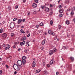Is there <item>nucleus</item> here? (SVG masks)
<instances>
[{
  "label": "nucleus",
  "instance_id": "2",
  "mask_svg": "<svg viewBox=\"0 0 75 75\" xmlns=\"http://www.w3.org/2000/svg\"><path fill=\"white\" fill-rule=\"evenodd\" d=\"M25 59H26V57H25L23 56L22 57V62L23 64V65H24L26 62Z\"/></svg>",
  "mask_w": 75,
  "mask_h": 75
},
{
  "label": "nucleus",
  "instance_id": "27",
  "mask_svg": "<svg viewBox=\"0 0 75 75\" xmlns=\"http://www.w3.org/2000/svg\"><path fill=\"white\" fill-rule=\"evenodd\" d=\"M3 29H1L0 30V33H3Z\"/></svg>",
  "mask_w": 75,
  "mask_h": 75
},
{
  "label": "nucleus",
  "instance_id": "41",
  "mask_svg": "<svg viewBox=\"0 0 75 75\" xmlns=\"http://www.w3.org/2000/svg\"><path fill=\"white\" fill-rule=\"evenodd\" d=\"M17 19V18H14L13 19V21H16V20Z\"/></svg>",
  "mask_w": 75,
  "mask_h": 75
},
{
  "label": "nucleus",
  "instance_id": "6",
  "mask_svg": "<svg viewBox=\"0 0 75 75\" xmlns=\"http://www.w3.org/2000/svg\"><path fill=\"white\" fill-rule=\"evenodd\" d=\"M55 63V61L54 60H51L50 62V65H52L53 64Z\"/></svg>",
  "mask_w": 75,
  "mask_h": 75
},
{
  "label": "nucleus",
  "instance_id": "54",
  "mask_svg": "<svg viewBox=\"0 0 75 75\" xmlns=\"http://www.w3.org/2000/svg\"><path fill=\"white\" fill-rule=\"evenodd\" d=\"M41 50H43V49H44V47H41Z\"/></svg>",
  "mask_w": 75,
  "mask_h": 75
},
{
  "label": "nucleus",
  "instance_id": "58",
  "mask_svg": "<svg viewBox=\"0 0 75 75\" xmlns=\"http://www.w3.org/2000/svg\"><path fill=\"white\" fill-rule=\"evenodd\" d=\"M59 29H61V26L60 25H59Z\"/></svg>",
  "mask_w": 75,
  "mask_h": 75
},
{
  "label": "nucleus",
  "instance_id": "64",
  "mask_svg": "<svg viewBox=\"0 0 75 75\" xmlns=\"http://www.w3.org/2000/svg\"><path fill=\"white\" fill-rule=\"evenodd\" d=\"M23 1L24 3H25V1H26V0H24Z\"/></svg>",
  "mask_w": 75,
  "mask_h": 75
},
{
  "label": "nucleus",
  "instance_id": "38",
  "mask_svg": "<svg viewBox=\"0 0 75 75\" xmlns=\"http://www.w3.org/2000/svg\"><path fill=\"white\" fill-rule=\"evenodd\" d=\"M18 5H17L16 6L15 9H17V8H18Z\"/></svg>",
  "mask_w": 75,
  "mask_h": 75
},
{
  "label": "nucleus",
  "instance_id": "36",
  "mask_svg": "<svg viewBox=\"0 0 75 75\" xmlns=\"http://www.w3.org/2000/svg\"><path fill=\"white\" fill-rule=\"evenodd\" d=\"M41 8H42V9H44V8H45V6H41Z\"/></svg>",
  "mask_w": 75,
  "mask_h": 75
},
{
  "label": "nucleus",
  "instance_id": "4",
  "mask_svg": "<svg viewBox=\"0 0 75 75\" xmlns=\"http://www.w3.org/2000/svg\"><path fill=\"white\" fill-rule=\"evenodd\" d=\"M17 64L18 65H22V62L21 60H18L17 62Z\"/></svg>",
  "mask_w": 75,
  "mask_h": 75
},
{
  "label": "nucleus",
  "instance_id": "9",
  "mask_svg": "<svg viewBox=\"0 0 75 75\" xmlns=\"http://www.w3.org/2000/svg\"><path fill=\"white\" fill-rule=\"evenodd\" d=\"M69 3V0H66L64 1V3L65 4H68Z\"/></svg>",
  "mask_w": 75,
  "mask_h": 75
},
{
  "label": "nucleus",
  "instance_id": "21",
  "mask_svg": "<svg viewBox=\"0 0 75 75\" xmlns=\"http://www.w3.org/2000/svg\"><path fill=\"white\" fill-rule=\"evenodd\" d=\"M44 72L45 74L46 75H47L48 74V72L46 70H45L44 71Z\"/></svg>",
  "mask_w": 75,
  "mask_h": 75
},
{
  "label": "nucleus",
  "instance_id": "15",
  "mask_svg": "<svg viewBox=\"0 0 75 75\" xmlns=\"http://www.w3.org/2000/svg\"><path fill=\"white\" fill-rule=\"evenodd\" d=\"M50 10V9L48 7H45V10L46 11H49V10Z\"/></svg>",
  "mask_w": 75,
  "mask_h": 75
},
{
  "label": "nucleus",
  "instance_id": "16",
  "mask_svg": "<svg viewBox=\"0 0 75 75\" xmlns=\"http://www.w3.org/2000/svg\"><path fill=\"white\" fill-rule=\"evenodd\" d=\"M45 41H46V39H44L42 42V45H44L45 44Z\"/></svg>",
  "mask_w": 75,
  "mask_h": 75
},
{
  "label": "nucleus",
  "instance_id": "17",
  "mask_svg": "<svg viewBox=\"0 0 75 75\" xmlns=\"http://www.w3.org/2000/svg\"><path fill=\"white\" fill-rule=\"evenodd\" d=\"M64 11V10L62 9H60L59 11V13H63V11Z\"/></svg>",
  "mask_w": 75,
  "mask_h": 75
},
{
  "label": "nucleus",
  "instance_id": "29",
  "mask_svg": "<svg viewBox=\"0 0 75 75\" xmlns=\"http://www.w3.org/2000/svg\"><path fill=\"white\" fill-rule=\"evenodd\" d=\"M75 7H73L72 8V11H75Z\"/></svg>",
  "mask_w": 75,
  "mask_h": 75
},
{
  "label": "nucleus",
  "instance_id": "8",
  "mask_svg": "<svg viewBox=\"0 0 75 75\" xmlns=\"http://www.w3.org/2000/svg\"><path fill=\"white\" fill-rule=\"evenodd\" d=\"M32 6L33 8H35L37 7V4H36L33 3L32 4Z\"/></svg>",
  "mask_w": 75,
  "mask_h": 75
},
{
  "label": "nucleus",
  "instance_id": "33",
  "mask_svg": "<svg viewBox=\"0 0 75 75\" xmlns=\"http://www.w3.org/2000/svg\"><path fill=\"white\" fill-rule=\"evenodd\" d=\"M59 16L60 17H62V14L61 13L60 14Z\"/></svg>",
  "mask_w": 75,
  "mask_h": 75
},
{
  "label": "nucleus",
  "instance_id": "44",
  "mask_svg": "<svg viewBox=\"0 0 75 75\" xmlns=\"http://www.w3.org/2000/svg\"><path fill=\"white\" fill-rule=\"evenodd\" d=\"M30 36V33H29L28 35L27 36V37H29Z\"/></svg>",
  "mask_w": 75,
  "mask_h": 75
},
{
  "label": "nucleus",
  "instance_id": "24",
  "mask_svg": "<svg viewBox=\"0 0 75 75\" xmlns=\"http://www.w3.org/2000/svg\"><path fill=\"white\" fill-rule=\"evenodd\" d=\"M8 45V44L7 45H5L4 44L2 45V46L3 47H7V46Z\"/></svg>",
  "mask_w": 75,
  "mask_h": 75
},
{
  "label": "nucleus",
  "instance_id": "14",
  "mask_svg": "<svg viewBox=\"0 0 75 75\" xmlns=\"http://www.w3.org/2000/svg\"><path fill=\"white\" fill-rule=\"evenodd\" d=\"M35 67V63L34 62H33L32 64V67H33V68H34Z\"/></svg>",
  "mask_w": 75,
  "mask_h": 75
},
{
  "label": "nucleus",
  "instance_id": "22",
  "mask_svg": "<svg viewBox=\"0 0 75 75\" xmlns=\"http://www.w3.org/2000/svg\"><path fill=\"white\" fill-rule=\"evenodd\" d=\"M39 25L40 26H44V24L42 23H41L39 24Z\"/></svg>",
  "mask_w": 75,
  "mask_h": 75
},
{
  "label": "nucleus",
  "instance_id": "37",
  "mask_svg": "<svg viewBox=\"0 0 75 75\" xmlns=\"http://www.w3.org/2000/svg\"><path fill=\"white\" fill-rule=\"evenodd\" d=\"M71 15H73L74 14V12H73V11H72L71 12Z\"/></svg>",
  "mask_w": 75,
  "mask_h": 75
},
{
  "label": "nucleus",
  "instance_id": "51",
  "mask_svg": "<svg viewBox=\"0 0 75 75\" xmlns=\"http://www.w3.org/2000/svg\"><path fill=\"white\" fill-rule=\"evenodd\" d=\"M13 48H16V45H14L13 47Z\"/></svg>",
  "mask_w": 75,
  "mask_h": 75
},
{
  "label": "nucleus",
  "instance_id": "42",
  "mask_svg": "<svg viewBox=\"0 0 75 75\" xmlns=\"http://www.w3.org/2000/svg\"><path fill=\"white\" fill-rule=\"evenodd\" d=\"M2 74V70H0V75H1Z\"/></svg>",
  "mask_w": 75,
  "mask_h": 75
},
{
  "label": "nucleus",
  "instance_id": "49",
  "mask_svg": "<svg viewBox=\"0 0 75 75\" xmlns=\"http://www.w3.org/2000/svg\"><path fill=\"white\" fill-rule=\"evenodd\" d=\"M45 62H43V66H44V65H45Z\"/></svg>",
  "mask_w": 75,
  "mask_h": 75
},
{
  "label": "nucleus",
  "instance_id": "32",
  "mask_svg": "<svg viewBox=\"0 0 75 75\" xmlns=\"http://www.w3.org/2000/svg\"><path fill=\"white\" fill-rule=\"evenodd\" d=\"M51 35H55V33L54 32L51 33Z\"/></svg>",
  "mask_w": 75,
  "mask_h": 75
},
{
  "label": "nucleus",
  "instance_id": "59",
  "mask_svg": "<svg viewBox=\"0 0 75 75\" xmlns=\"http://www.w3.org/2000/svg\"><path fill=\"white\" fill-rule=\"evenodd\" d=\"M70 11V9H67V11Z\"/></svg>",
  "mask_w": 75,
  "mask_h": 75
},
{
  "label": "nucleus",
  "instance_id": "12",
  "mask_svg": "<svg viewBox=\"0 0 75 75\" xmlns=\"http://www.w3.org/2000/svg\"><path fill=\"white\" fill-rule=\"evenodd\" d=\"M70 59L71 60V61L73 62L74 61V58L73 57H70Z\"/></svg>",
  "mask_w": 75,
  "mask_h": 75
},
{
  "label": "nucleus",
  "instance_id": "57",
  "mask_svg": "<svg viewBox=\"0 0 75 75\" xmlns=\"http://www.w3.org/2000/svg\"><path fill=\"white\" fill-rule=\"evenodd\" d=\"M70 50H71V51H73L74 50V48H70Z\"/></svg>",
  "mask_w": 75,
  "mask_h": 75
},
{
  "label": "nucleus",
  "instance_id": "31",
  "mask_svg": "<svg viewBox=\"0 0 75 75\" xmlns=\"http://www.w3.org/2000/svg\"><path fill=\"white\" fill-rule=\"evenodd\" d=\"M53 52H56V51H57V49H54L53 50Z\"/></svg>",
  "mask_w": 75,
  "mask_h": 75
},
{
  "label": "nucleus",
  "instance_id": "39",
  "mask_svg": "<svg viewBox=\"0 0 75 75\" xmlns=\"http://www.w3.org/2000/svg\"><path fill=\"white\" fill-rule=\"evenodd\" d=\"M59 8H62V6L61 5H59Z\"/></svg>",
  "mask_w": 75,
  "mask_h": 75
},
{
  "label": "nucleus",
  "instance_id": "30",
  "mask_svg": "<svg viewBox=\"0 0 75 75\" xmlns=\"http://www.w3.org/2000/svg\"><path fill=\"white\" fill-rule=\"evenodd\" d=\"M48 33L49 34H50V33H51V30H49L48 31Z\"/></svg>",
  "mask_w": 75,
  "mask_h": 75
},
{
  "label": "nucleus",
  "instance_id": "11",
  "mask_svg": "<svg viewBox=\"0 0 75 75\" xmlns=\"http://www.w3.org/2000/svg\"><path fill=\"white\" fill-rule=\"evenodd\" d=\"M10 48V45H8L7 46V47L5 48V50H8V49H9V48Z\"/></svg>",
  "mask_w": 75,
  "mask_h": 75
},
{
  "label": "nucleus",
  "instance_id": "10",
  "mask_svg": "<svg viewBox=\"0 0 75 75\" xmlns=\"http://www.w3.org/2000/svg\"><path fill=\"white\" fill-rule=\"evenodd\" d=\"M25 44V42L23 41L22 42H20V45H24Z\"/></svg>",
  "mask_w": 75,
  "mask_h": 75
},
{
  "label": "nucleus",
  "instance_id": "52",
  "mask_svg": "<svg viewBox=\"0 0 75 75\" xmlns=\"http://www.w3.org/2000/svg\"><path fill=\"white\" fill-rule=\"evenodd\" d=\"M19 68H22V67H22V66H21V65H19Z\"/></svg>",
  "mask_w": 75,
  "mask_h": 75
},
{
  "label": "nucleus",
  "instance_id": "56",
  "mask_svg": "<svg viewBox=\"0 0 75 75\" xmlns=\"http://www.w3.org/2000/svg\"><path fill=\"white\" fill-rule=\"evenodd\" d=\"M59 74V72H56V75H58Z\"/></svg>",
  "mask_w": 75,
  "mask_h": 75
},
{
  "label": "nucleus",
  "instance_id": "3",
  "mask_svg": "<svg viewBox=\"0 0 75 75\" xmlns=\"http://www.w3.org/2000/svg\"><path fill=\"white\" fill-rule=\"evenodd\" d=\"M10 28H13L14 27V23L11 22L10 25Z\"/></svg>",
  "mask_w": 75,
  "mask_h": 75
},
{
  "label": "nucleus",
  "instance_id": "18",
  "mask_svg": "<svg viewBox=\"0 0 75 75\" xmlns=\"http://www.w3.org/2000/svg\"><path fill=\"white\" fill-rule=\"evenodd\" d=\"M26 40V37H24L22 38V41H25Z\"/></svg>",
  "mask_w": 75,
  "mask_h": 75
},
{
  "label": "nucleus",
  "instance_id": "50",
  "mask_svg": "<svg viewBox=\"0 0 75 75\" xmlns=\"http://www.w3.org/2000/svg\"><path fill=\"white\" fill-rule=\"evenodd\" d=\"M22 21L23 22H24L25 21V19H23L22 20Z\"/></svg>",
  "mask_w": 75,
  "mask_h": 75
},
{
  "label": "nucleus",
  "instance_id": "45",
  "mask_svg": "<svg viewBox=\"0 0 75 75\" xmlns=\"http://www.w3.org/2000/svg\"><path fill=\"white\" fill-rule=\"evenodd\" d=\"M6 68H9L7 64L6 65Z\"/></svg>",
  "mask_w": 75,
  "mask_h": 75
},
{
  "label": "nucleus",
  "instance_id": "19",
  "mask_svg": "<svg viewBox=\"0 0 75 75\" xmlns=\"http://www.w3.org/2000/svg\"><path fill=\"white\" fill-rule=\"evenodd\" d=\"M53 51L52 50H50L49 52V54H50V55H52V54H53Z\"/></svg>",
  "mask_w": 75,
  "mask_h": 75
},
{
  "label": "nucleus",
  "instance_id": "46",
  "mask_svg": "<svg viewBox=\"0 0 75 75\" xmlns=\"http://www.w3.org/2000/svg\"><path fill=\"white\" fill-rule=\"evenodd\" d=\"M36 13H37V11H35L33 12V13L35 14Z\"/></svg>",
  "mask_w": 75,
  "mask_h": 75
},
{
  "label": "nucleus",
  "instance_id": "34",
  "mask_svg": "<svg viewBox=\"0 0 75 75\" xmlns=\"http://www.w3.org/2000/svg\"><path fill=\"white\" fill-rule=\"evenodd\" d=\"M35 1L36 3H38V0H35Z\"/></svg>",
  "mask_w": 75,
  "mask_h": 75
},
{
  "label": "nucleus",
  "instance_id": "60",
  "mask_svg": "<svg viewBox=\"0 0 75 75\" xmlns=\"http://www.w3.org/2000/svg\"><path fill=\"white\" fill-rule=\"evenodd\" d=\"M73 21H74V23H75V18L74 19Z\"/></svg>",
  "mask_w": 75,
  "mask_h": 75
},
{
  "label": "nucleus",
  "instance_id": "23",
  "mask_svg": "<svg viewBox=\"0 0 75 75\" xmlns=\"http://www.w3.org/2000/svg\"><path fill=\"white\" fill-rule=\"evenodd\" d=\"M66 23L68 25V24H69V21H66Z\"/></svg>",
  "mask_w": 75,
  "mask_h": 75
},
{
  "label": "nucleus",
  "instance_id": "20",
  "mask_svg": "<svg viewBox=\"0 0 75 75\" xmlns=\"http://www.w3.org/2000/svg\"><path fill=\"white\" fill-rule=\"evenodd\" d=\"M20 31L21 33H23V34H24V33H25V32H24L23 30L22 29Z\"/></svg>",
  "mask_w": 75,
  "mask_h": 75
},
{
  "label": "nucleus",
  "instance_id": "43",
  "mask_svg": "<svg viewBox=\"0 0 75 75\" xmlns=\"http://www.w3.org/2000/svg\"><path fill=\"white\" fill-rule=\"evenodd\" d=\"M52 14H53V12H50L49 13V15H52Z\"/></svg>",
  "mask_w": 75,
  "mask_h": 75
},
{
  "label": "nucleus",
  "instance_id": "47",
  "mask_svg": "<svg viewBox=\"0 0 75 75\" xmlns=\"http://www.w3.org/2000/svg\"><path fill=\"white\" fill-rule=\"evenodd\" d=\"M57 36H55L54 38L55 40H57Z\"/></svg>",
  "mask_w": 75,
  "mask_h": 75
},
{
  "label": "nucleus",
  "instance_id": "5",
  "mask_svg": "<svg viewBox=\"0 0 75 75\" xmlns=\"http://www.w3.org/2000/svg\"><path fill=\"white\" fill-rule=\"evenodd\" d=\"M2 37L3 38H6L7 37V34L6 33L3 34L2 35Z\"/></svg>",
  "mask_w": 75,
  "mask_h": 75
},
{
  "label": "nucleus",
  "instance_id": "48",
  "mask_svg": "<svg viewBox=\"0 0 75 75\" xmlns=\"http://www.w3.org/2000/svg\"><path fill=\"white\" fill-rule=\"evenodd\" d=\"M36 27L37 28H38V27H39V25H36Z\"/></svg>",
  "mask_w": 75,
  "mask_h": 75
},
{
  "label": "nucleus",
  "instance_id": "40",
  "mask_svg": "<svg viewBox=\"0 0 75 75\" xmlns=\"http://www.w3.org/2000/svg\"><path fill=\"white\" fill-rule=\"evenodd\" d=\"M53 23V22H52V21H50V24L51 25H52V24Z\"/></svg>",
  "mask_w": 75,
  "mask_h": 75
},
{
  "label": "nucleus",
  "instance_id": "62",
  "mask_svg": "<svg viewBox=\"0 0 75 75\" xmlns=\"http://www.w3.org/2000/svg\"><path fill=\"white\" fill-rule=\"evenodd\" d=\"M30 13L29 12V13H28V16H29V15H30Z\"/></svg>",
  "mask_w": 75,
  "mask_h": 75
},
{
  "label": "nucleus",
  "instance_id": "26",
  "mask_svg": "<svg viewBox=\"0 0 75 75\" xmlns=\"http://www.w3.org/2000/svg\"><path fill=\"white\" fill-rule=\"evenodd\" d=\"M26 46L27 47H28L29 46V44H28V41H27V42H26Z\"/></svg>",
  "mask_w": 75,
  "mask_h": 75
},
{
  "label": "nucleus",
  "instance_id": "35",
  "mask_svg": "<svg viewBox=\"0 0 75 75\" xmlns=\"http://www.w3.org/2000/svg\"><path fill=\"white\" fill-rule=\"evenodd\" d=\"M8 9L9 10H10L11 9V6H9L8 7Z\"/></svg>",
  "mask_w": 75,
  "mask_h": 75
},
{
  "label": "nucleus",
  "instance_id": "7",
  "mask_svg": "<svg viewBox=\"0 0 75 75\" xmlns=\"http://www.w3.org/2000/svg\"><path fill=\"white\" fill-rule=\"evenodd\" d=\"M22 22V19H20L18 20L17 23L18 24H21Z\"/></svg>",
  "mask_w": 75,
  "mask_h": 75
},
{
  "label": "nucleus",
  "instance_id": "28",
  "mask_svg": "<svg viewBox=\"0 0 75 75\" xmlns=\"http://www.w3.org/2000/svg\"><path fill=\"white\" fill-rule=\"evenodd\" d=\"M28 50H29L28 49H26L25 50V52L27 53L28 52Z\"/></svg>",
  "mask_w": 75,
  "mask_h": 75
},
{
  "label": "nucleus",
  "instance_id": "63",
  "mask_svg": "<svg viewBox=\"0 0 75 75\" xmlns=\"http://www.w3.org/2000/svg\"><path fill=\"white\" fill-rule=\"evenodd\" d=\"M47 66L48 67H50V64H47Z\"/></svg>",
  "mask_w": 75,
  "mask_h": 75
},
{
  "label": "nucleus",
  "instance_id": "25",
  "mask_svg": "<svg viewBox=\"0 0 75 75\" xmlns=\"http://www.w3.org/2000/svg\"><path fill=\"white\" fill-rule=\"evenodd\" d=\"M40 71H41L40 70H37L36 71V73H39Z\"/></svg>",
  "mask_w": 75,
  "mask_h": 75
},
{
  "label": "nucleus",
  "instance_id": "55",
  "mask_svg": "<svg viewBox=\"0 0 75 75\" xmlns=\"http://www.w3.org/2000/svg\"><path fill=\"white\" fill-rule=\"evenodd\" d=\"M50 7H52V4H50Z\"/></svg>",
  "mask_w": 75,
  "mask_h": 75
},
{
  "label": "nucleus",
  "instance_id": "53",
  "mask_svg": "<svg viewBox=\"0 0 75 75\" xmlns=\"http://www.w3.org/2000/svg\"><path fill=\"white\" fill-rule=\"evenodd\" d=\"M14 74H17V71H15Z\"/></svg>",
  "mask_w": 75,
  "mask_h": 75
},
{
  "label": "nucleus",
  "instance_id": "1",
  "mask_svg": "<svg viewBox=\"0 0 75 75\" xmlns=\"http://www.w3.org/2000/svg\"><path fill=\"white\" fill-rule=\"evenodd\" d=\"M13 68L16 71H19L20 70L18 66L16 64H15L13 65Z\"/></svg>",
  "mask_w": 75,
  "mask_h": 75
},
{
  "label": "nucleus",
  "instance_id": "61",
  "mask_svg": "<svg viewBox=\"0 0 75 75\" xmlns=\"http://www.w3.org/2000/svg\"><path fill=\"white\" fill-rule=\"evenodd\" d=\"M2 24H4V23H5V21H4L2 22Z\"/></svg>",
  "mask_w": 75,
  "mask_h": 75
},
{
  "label": "nucleus",
  "instance_id": "13",
  "mask_svg": "<svg viewBox=\"0 0 75 75\" xmlns=\"http://www.w3.org/2000/svg\"><path fill=\"white\" fill-rule=\"evenodd\" d=\"M11 37H15V35L14 33H12L11 34Z\"/></svg>",
  "mask_w": 75,
  "mask_h": 75
}]
</instances>
